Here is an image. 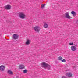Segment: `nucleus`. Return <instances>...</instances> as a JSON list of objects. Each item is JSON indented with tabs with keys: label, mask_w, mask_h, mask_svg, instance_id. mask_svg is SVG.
I'll use <instances>...</instances> for the list:
<instances>
[{
	"label": "nucleus",
	"mask_w": 78,
	"mask_h": 78,
	"mask_svg": "<svg viewBox=\"0 0 78 78\" xmlns=\"http://www.w3.org/2000/svg\"><path fill=\"white\" fill-rule=\"evenodd\" d=\"M65 17L67 19H71V17L70 16V15H69V12H66L65 14Z\"/></svg>",
	"instance_id": "4"
},
{
	"label": "nucleus",
	"mask_w": 78,
	"mask_h": 78,
	"mask_svg": "<svg viewBox=\"0 0 78 78\" xmlns=\"http://www.w3.org/2000/svg\"><path fill=\"white\" fill-rule=\"evenodd\" d=\"M69 45H73V42H70L69 44Z\"/></svg>",
	"instance_id": "18"
},
{
	"label": "nucleus",
	"mask_w": 78,
	"mask_h": 78,
	"mask_svg": "<svg viewBox=\"0 0 78 78\" xmlns=\"http://www.w3.org/2000/svg\"><path fill=\"white\" fill-rule=\"evenodd\" d=\"M48 24L46 23H45L44 24V28H47L48 27Z\"/></svg>",
	"instance_id": "15"
},
{
	"label": "nucleus",
	"mask_w": 78,
	"mask_h": 78,
	"mask_svg": "<svg viewBox=\"0 0 78 78\" xmlns=\"http://www.w3.org/2000/svg\"><path fill=\"white\" fill-rule=\"evenodd\" d=\"M41 64L42 67H43V68H44L47 70H50L51 69V66L45 62L41 63Z\"/></svg>",
	"instance_id": "1"
},
{
	"label": "nucleus",
	"mask_w": 78,
	"mask_h": 78,
	"mask_svg": "<svg viewBox=\"0 0 78 78\" xmlns=\"http://www.w3.org/2000/svg\"><path fill=\"white\" fill-rule=\"evenodd\" d=\"M19 67L20 69L22 70L23 69H24V68H25V66L23 65H20L19 66Z\"/></svg>",
	"instance_id": "10"
},
{
	"label": "nucleus",
	"mask_w": 78,
	"mask_h": 78,
	"mask_svg": "<svg viewBox=\"0 0 78 78\" xmlns=\"http://www.w3.org/2000/svg\"><path fill=\"white\" fill-rule=\"evenodd\" d=\"M71 13L73 15V16H76V12H75L74 11H72Z\"/></svg>",
	"instance_id": "12"
},
{
	"label": "nucleus",
	"mask_w": 78,
	"mask_h": 78,
	"mask_svg": "<svg viewBox=\"0 0 78 78\" xmlns=\"http://www.w3.org/2000/svg\"><path fill=\"white\" fill-rule=\"evenodd\" d=\"M19 16L21 18V19H25L26 16L24 13L22 12H21L18 14Z\"/></svg>",
	"instance_id": "2"
},
{
	"label": "nucleus",
	"mask_w": 78,
	"mask_h": 78,
	"mask_svg": "<svg viewBox=\"0 0 78 78\" xmlns=\"http://www.w3.org/2000/svg\"><path fill=\"white\" fill-rule=\"evenodd\" d=\"M5 9H11V5H7L5 6Z\"/></svg>",
	"instance_id": "9"
},
{
	"label": "nucleus",
	"mask_w": 78,
	"mask_h": 78,
	"mask_svg": "<svg viewBox=\"0 0 78 78\" xmlns=\"http://www.w3.org/2000/svg\"><path fill=\"white\" fill-rule=\"evenodd\" d=\"M70 48L72 51H76V45L71 46L70 47Z\"/></svg>",
	"instance_id": "5"
},
{
	"label": "nucleus",
	"mask_w": 78,
	"mask_h": 78,
	"mask_svg": "<svg viewBox=\"0 0 78 78\" xmlns=\"http://www.w3.org/2000/svg\"><path fill=\"white\" fill-rule=\"evenodd\" d=\"M23 73H27V72H28V71L27 70H24L23 71Z\"/></svg>",
	"instance_id": "17"
},
{
	"label": "nucleus",
	"mask_w": 78,
	"mask_h": 78,
	"mask_svg": "<svg viewBox=\"0 0 78 78\" xmlns=\"http://www.w3.org/2000/svg\"><path fill=\"white\" fill-rule=\"evenodd\" d=\"M63 59V58H62V57L59 56L58 57V61H61Z\"/></svg>",
	"instance_id": "13"
},
{
	"label": "nucleus",
	"mask_w": 78,
	"mask_h": 78,
	"mask_svg": "<svg viewBox=\"0 0 78 78\" xmlns=\"http://www.w3.org/2000/svg\"><path fill=\"white\" fill-rule=\"evenodd\" d=\"M33 29L34 31H37V32H39V31H40V30H41V28H40L38 26H36L34 27L33 28Z\"/></svg>",
	"instance_id": "3"
},
{
	"label": "nucleus",
	"mask_w": 78,
	"mask_h": 78,
	"mask_svg": "<svg viewBox=\"0 0 78 78\" xmlns=\"http://www.w3.org/2000/svg\"><path fill=\"white\" fill-rule=\"evenodd\" d=\"M61 61L62 62H66V59H63L61 60Z\"/></svg>",
	"instance_id": "16"
},
{
	"label": "nucleus",
	"mask_w": 78,
	"mask_h": 78,
	"mask_svg": "<svg viewBox=\"0 0 78 78\" xmlns=\"http://www.w3.org/2000/svg\"><path fill=\"white\" fill-rule=\"evenodd\" d=\"M62 78H67L64 76H63L62 77Z\"/></svg>",
	"instance_id": "20"
},
{
	"label": "nucleus",
	"mask_w": 78,
	"mask_h": 78,
	"mask_svg": "<svg viewBox=\"0 0 78 78\" xmlns=\"http://www.w3.org/2000/svg\"><path fill=\"white\" fill-rule=\"evenodd\" d=\"M76 23H78V20L76 21Z\"/></svg>",
	"instance_id": "21"
},
{
	"label": "nucleus",
	"mask_w": 78,
	"mask_h": 78,
	"mask_svg": "<svg viewBox=\"0 0 78 78\" xmlns=\"http://www.w3.org/2000/svg\"><path fill=\"white\" fill-rule=\"evenodd\" d=\"M45 4H43L41 5V8H44V6H45Z\"/></svg>",
	"instance_id": "19"
},
{
	"label": "nucleus",
	"mask_w": 78,
	"mask_h": 78,
	"mask_svg": "<svg viewBox=\"0 0 78 78\" xmlns=\"http://www.w3.org/2000/svg\"><path fill=\"white\" fill-rule=\"evenodd\" d=\"M5 69V66L3 65H1L0 66V70L1 71H4Z\"/></svg>",
	"instance_id": "7"
},
{
	"label": "nucleus",
	"mask_w": 78,
	"mask_h": 78,
	"mask_svg": "<svg viewBox=\"0 0 78 78\" xmlns=\"http://www.w3.org/2000/svg\"><path fill=\"white\" fill-rule=\"evenodd\" d=\"M8 73L9 74H10V75H12L13 74V73L10 70L8 71Z\"/></svg>",
	"instance_id": "14"
},
{
	"label": "nucleus",
	"mask_w": 78,
	"mask_h": 78,
	"mask_svg": "<svg viewBox=\"0 0 78 78\" xmlns=\"http://www.w3.org/2000/svg\"><path fill=\"white\" fill-rule=\"evenodd\" d=\"M19 38V35L16 34H14L13 36V39H17Z\"/></svg>",
	"instance_id": "6"
},
{
	"label": "nucleus",
	"mask_w": 78,
	"mask_h": 78,
	"mask_svg": "<svg viewBox=\"0 0 78 78\" xmlns=\"http://www.w3.org/2000/svg\"><path fill=\"white\" fill-rule=\"evenodd\" d=\"M31 44V41L30 40H27L26 41V42L25 43V45H29Z\"/></svg>",
	"instance_id": "8"
},
{
	"label": "nucleus",
	"mask_w": 78,
	"mask_h": 78,
	"mask_svg": "<svg viewBox=\"0 0 78 78\" xmlns=\"http://www.w3.org/2000/svg\"><path fill=\"white\" fill-rule=\"evenodd\" d=\"M66 75L67 76H68V77H72V74L70 73H66Z\"/></svg>",
	"instance_id": "11"
}]
</instances>
